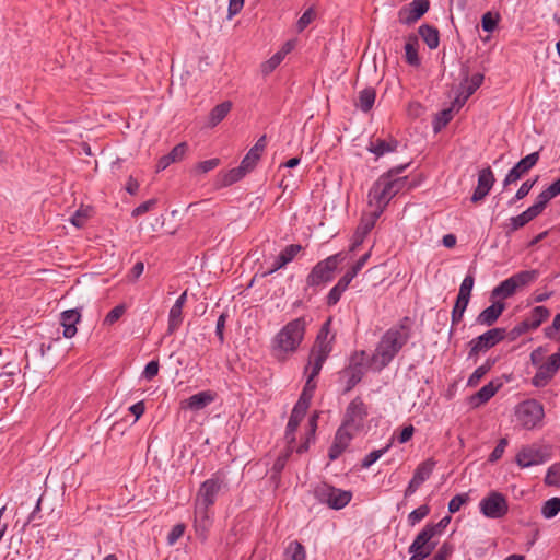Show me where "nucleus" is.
I'll use <instances>...</instances> for the list:
<instances>
[{
	"instance_id": "f257e3e1",
	"label": "nucleus",
	"mask_w": 560,
	"mask_h": 560,
	"mask_svg": "<svg viewBox=\"0 0 560 560\" xmlns=\"http://www.w3.org/2000/svg\"><path fill=\"white\" fill-rule=\"evenodd\" d=\"M407 165L390 170L381 176L369 191V203L373 212L383 213L388 202L406 186L407 177H395L402 173Z\"/></svg>"
},
{
	"instance_id": "f03ea898",
	"label": "nucleus",
	"mask_w": 560,
	"mask_h": 560,
	"mask_svg": "<svg viewBox=\"0 0 560 560\" xmlns=\"http://www.w3.org/2000/svg\"><path fill=\"white\" fill-rule=\"evenodd\" d=\"M306 329L304 317L295 318L285 324L271 340V352L278 360H287L303 341Z\"/></svg>"
},
{
	"instance_id": "7ed1b4c3",
	"label": "nucleus",
	"mask_w": 560,
	"mask_h": 560,
	"mask_svg": "<svg viewBox=\"0 0 560 560\" xmlns=\"http://www.w3.org/2000/svg\"><path fill=\"white\" fill-rule=\"evenodd\" d=\"M409 331L404 326L388 329L381 338L372 358L371 365L381 371L387 366L400 349L407 343Z\"/></svg>"
},
{
	"instance_id": "20e7f679",
	"label": "nucleus",
	"mask_w": 560,
	"mask_h": 560,
	"mask_svg": "<svg viewBox=\"0 0 560 560\" xmlns=\"http://www.w3.org/2000/svg\"><path fill=\"white\" fill-rule=\"evenodd\" d=\"M331 319L328 318L322 326L311 351V360H314V374L319 373L324 362L332 350L335 335L330 332Z\"/></svg>"
},
{
	"instance_id": "39448f33",
	"label": "nucleus",
	"mask_w": 560,
	"mask_h": 560,
	"mask_svg": "<svg viewBox=\"0 0 560 560\" xmlns=\"http://www.w3.org/2000/svg\"><path fill=\"white\" fill-rule=\"evenodd\" d=\"M346 258L343 253H337L318 261L306 278V283L310 287H317L326 283L332 279V273L338 265Z\"/></svg>"
},
{
	"instance_id": "423d86ee",
	"label": "nucleus",
	"mask_w": 560,
	"mask_h": 560,
	"mask_svg": "<svg viewBox=\"0 0 560 560\" xmlns=\"http://www.w3.org/2000/svg\"><path fill=\"white\" fill-rule=\"evenodd\" d=\"M366 372V353L355 352L349 365L339 372V381L343 384V390L350 392L363 377Z\"/></svg>"
},
{
	"instance_id": "0eeeda50",
	"label": "nucleus",
	"mask_w": 560,
	"mask_h": 560,
	"mask_svg": "<svg viewBox=\"0 0 560 560\" xmlns=\"http://www.w3.org/2000/svg\"><path fill=\"white\" fill-rule=\"evenodd\" d=\"M544 407L535 399H528L517 405L515 417L517 423L526 430L537 428L544 419Z\"/></svg>"
},
{
	"instance_id": "6e6552de",
	"label": "nucleus",
	"mask_w": 560,
	"mask_h": 560,
	"mask_svg": "<svg viewBox=\"0 0 560 560\" xmlns=\"http://www.w3.org/2000/svg\"><path fill=\"white\" fill-rule=\"evenodd\" d=\"M479 511L487 518H502L509 512L506 497L499 491H490L479 502Z\"/></svg>"
},
{
	"instance_id": "1a4fd4ad",
	"label": "nucleus",
	"mask_w": 560,
	"mask_h": 560,
	"mask_svg": "<svg viewBox=\"0 0 560 560\" xmlns=\"http://www.w3.org/2000/svg\"><path fill=\"white\" fill-rule=\"evenodd\" d=\"M435 537L432 528L425 525L408 548L411 555L410 560H423L429 557L436 547L438 542L434 540Z\"/></svg>"
},
{
	"instance_id": "9d476101",
	"label": "nucleus",
	"mask_w": 560,
	"mask_h": 560,
	"mask_svg": "<svg viewBox=\"0 0 560 560\" xmlns=\"http://www.w3.org/2000/svg\"><path fill=\"white\" fill-rule=\"evenodd\" d=\"M315 495L320 502L326 503L334 510L345 508L352 498V493L350 491L337 489L325 483L316 488Z\"/></svg>"
},
{
	"instance_id": "9b49d317",
	"label": "nucleus",
	"mask_w": 560,
	"mask_h": 560,
	"mask_svg": "<svg viewBox=\"0 0 560 560\" xmlns=\"http://www.w3.org/2000/svg\"><path fill=\"white\" fill-rule=\"evenodd\" d=\"M504 328H492L469 341V358L486 352L505 338Z\"/></svg>"
},
{
	"instance_id": "f8f14e48",
	"label": "nucleus",
	"mask_w": 560,
	"mask_h": 560,
	"mask_svg": "<svg viewBox=\"0 0 560 560\" xmlns=\"http://www.w3.org/2000/svg\"><path fill=\"white\" fill-rule=\"evenodd\" d=\"M368 408L365 404L360 397H357L348 405L342 424L353 431H360L363 428Z\"/></svg>"
},
{
	"instance_id": "ddd939ff",
	"label": "nucleus",
	"mask_w": 560,
	"mask_h": 560,
	"mask_svg": "<svg viewBox=\"0 0 560 560\" xmlns=\"http://www.w3.org/2000/svg\"><path fill=\"white\" fill-rule=\"evenodd\" d=\"M539 161V152H533L525 158L521 159L505 175L503 186L506 187L516 183L523 175L532 170Z\"/></svg>"
},
{
	"instance_id": "4468645a",
	"label": "nucleus",
	"mask_w": 560,
	"mask_h": 560,
	"mask_svg": "<svg viewBox=\"0 0 560 560\" xmlns=\"http://www.w3.org/2000/svg\"><path fill=\"white\" fill-rule=\"evenodd\" d=\"M430 8L429 0H413L398 12L401 24L411 25L416 23Z\"/></svg>"
},
{
	"instance_id": "2eb2a0df",
	"label": "nucleus",
	"mask_w": 560,
	"mask_h": 560,
	"mask_svg": "<svg viewBox=\"0 0 560 560\" xmlns=\"http://www.w3.org/2000/svg\"><path fill=\"white\" fill-rule=\"evenodd\" d=\"M221 489V481L218 478H210L203 481L198 490L195 504L211 508Z\"/></svg>"
},
{
	"instance_id": "dca6fc26",
	"label": "nucleus",
	"mask_w": 560,
	"mask_h": 560,
	"mask_svg": "<svg viewBox=\"0 0 560 560\" xmlns=\"http://www.w3.org/2000/svg\"><path fill=\"white\" fill-rule=\"evenodd\" d=\"M434 467L435 462L431 458L419 464L405 490V497L412 495L419 489V487L430 478Z\"/></svg>"
},
{
	"instance_id": "f3484780",
	"label": "nucleus",
	"mask_w": 560,
	"mask_h": 560,
	"mask_svg": "<svg viewBox=\"0 0 560 560\" xmlns=\"http://www.w3.org/2000/svg\"><path fill=\"white\" fill-rule=\"evenodd\" d=\"M381 215L377 212L371 211L368 214H364L352 236L351 245L349 247L350 252H355L358 247L363 243L365 236L370 233V231L374 228L377 219Z\"/></svg>"
},
{
	"instance_id": "a211bd4d",
	"label": "nucleus",
	"mask_w": 560,
	"mask_h": 560,
	"mask_svg": "<svg viewBox=\"0 0 560 560\" xmlns=\"http://www.w3.org/2000/svg\"><path fill=\"white\" fill-rule=\"evenodd\" d=\"M355 432L343 424L339 427L328 452L330 460H336L346 451Z\"/></svg>"
},
{
	"instance_id": "6ab92c4d",
	"label": "nucleus",
	"mask_w": 560,
	"mask_h": 560,
	"mask_svg": "<svg viewBox=\"0 0 560 560\" xmlns=\"http://www.w3.org/2000/svg\"><path fill=\"white\" fill-rule=\"evenodd\" d=\"M212 525L211 508L195 504L194 527L197 536L205 540Z\"/></svg>"
},
{
	"instance_id": "aec40b11",
	"label": "nucleus",
	"mask_w": 560,
	"mask_h": 560,
	"mask_svg": "<svg viewBox=\"0 0 560 560\" xmlns=\"http://www.w3.org/2000/svg\"><path fill=\"white\" fill-rule=\"evenodd\" d=\"M483 81V74L476 73L469 80L467 71L465 72V81L460 84L462 91L457 94L453 102V106H457V109L462 108L467 100L477 91Z\"/></svg>"
},
{
	"instance_id": "412c9836",
	"label": "nucleus",
	"mask_w": 560,
	"mask_h": 560,
	"mask_svg": "<svg viewBox=\"0 0 560 560\" xmlns=\"http://www.w3.org/2000/svg\"><path fill=\"white\" fill-rule=\"evenodd\" d=\"M494 182H495V178H494V174L491 171V168L490 167L482 168L478 173V184L472 192L471 201L479 202L480 200H482L491 190Z\"/></svg>"
},
{
	"instance_id": "4be33fe9",
	"label": "nucleus",
	"mask_w": 560,
	"mask_h": 560,
	"mask_svg": "<svg viewBox=\"0 0 560 560\" xmlns=\"http://www.w3.org/2000/svg\"><path fill=\"white\" fill-rule=\"evenodd\" d=\"M560 369V346L556 353L551 354L548 360L541 364L534 376V384L539 385L540 381L545 383L552 378V376Z\"/></svg>"
},
{
	"instance_id": "5701e85b",
	"label": "nucleus",
	"mask_w": 560,
	"mask_h": 560,
	"mask_svg": "<svg viewBox=\"0 0 560 560\" xmlns=\"http://www.w3.org/2000/svg\"><path fill=\"white\" fill-rule=\"evenodd\" d=\"M558 195H560V177L537 196L535 203L529 209L537 217L547 203Z\"/></svg>"
},
{
	"instance_id": "b1692460",
	"label": "nucleus",
	"mask_w": 560,
	"mask_h": 560,
	"mask_svg": "<svg viewBox=\"0 0 560 560\" xmlns=\"http://www.w3.org/2000/svg\"><path fill=\"white\" fill-rule=\"evenodd\" d=\"M81 320V311L72 308L63 311L60 314V325L63 328L62 335L65 338L70 339L77 335V324Z\"/></svg>"
},
{
	"instance_id": "393cba45",
	"label": "nucleus",
	"mask_w": 560,
	"mask_h": 560,
	"mask_svg": "<svg viewBox=\"0 0 560 560\" xmlns=\"http://www.w3.org/2000/svg\"><path fill=\"white\" fill-rule=\"evenodd\" d=\"M505 310V303L502 301H493V303L485 308L476 318V323L482 326H492Z\"/></svg>"
},
{
	"instance_id": "a878e982",
	"label": "nucleus",
	"mask_w": 560,
	"mask_h": 560,
	"mask_svg": "<svg viewBox=\"0 0 560 560\" xmlns=\"http://www.w3.org/2000/svg\"><path fill=\"white\" fill-rule=\"evenodd\" d=\"M302 250V246L299 244H291L288 245L275 259L272 267L269 269L267 275H271L276 272L277 270L281 269L289 262H291L295 256Z\"/></svg>"
},
{
	"instance_id": "bb28decb",
	"label": "nucleus",
	"mask_w": 560,
	"mask_h": 560,
	"mask_svg": "<svg viewBox=\"0 0 560 560\" xmlns=\"http://www.w3.org/2000/svg\"><path fill=\"white\" fill-rule=\"evenodd\" d=\"M502 383L501 382H494L491 381L485 386H482L475 395L471 396L470 402L478 407L488 400H490L495 393L501 388Z\"/></svg>"
},
{
	"instance_id": "cd10ccee",
	"label": "nucleus",
	"mask_w": 560,
	"mask_h": 560,
	"mask_svg": "<svg viewBox=\"0 0 560 560\" xmlns=\"http://www.w3.org/2000/svg\"><path fill=\"white\" fill-rule=\"evenodd\" d=\"M305 413L306 412H304L295 407H293V409H292L291 416H290L288 424H287V430H285V440L288 442V448L290 452L293 451L292 444L295 441V431H296L298 427L300 425V422L305 417Z\"/></svg>"
},
{
	"instance_id": "c85d7f7f",
	"label": "nucleus",
	"mask_w": 560,
	"mask_h": 560,
	"mask_svg": "<svg viewBox=\"0 0 560 560\" xmlns=\"http://www.w3.org/2000/svg\"><path fill=\"white\" fill-rule=\"evenodd\" d=\"M266 148V136H261L242 160L243 168L252 171Z\"/></svg>"
},
{
	"instance_id": "c756f323",
	"label": "nucleus",
	"mask_w": 560,
	"mask_h": 560,
	"mask_svg": "<svg viewBox=\"0 0 560 560\" xmlns=\"http://www.w3.org/2000/svg\"><path fill=\"white\" fill-rule=\"evenodd\" d=\"M214 396L209 390L199 392L185 400V407L198 411L212 402Z\"/></svg>"
},
{
	"instance_id": "7c9ffc66",
	"label": "nucleus",
	"mask_w": 560,
	"mask_h": 560,
	"mask_svg": "<svg viewBox=\"0 0 560 560\" xmlns=\"http://www.w3.org/2000/svg\"><path fill=\"white\" fill-rule=\"evenodd\" d=\"M231 108L232 103L230 101L222 102L214 106L208 116L207 126L211 128L215 127L228 116Z\"/></svg>"
},
{
	"instance_id": "2f4dec72",
	"label": "nucleus",
	"mask_w": 560,
	"mask_h": 560,
	"mask_svg": "<svg viewBox=\"0 0 560 560\" xmlns=\"http://www.w3.org/2000/svg\"><path fill=\"white\" fill-rule=\"evenodd\" d=\"M540 462V454L534 448H524L516 455V463L523 468L538 465Z\"/></svg>"
},
{
	"instance_id": "473e14b6",
	"label": "nucleus",
	"mask_w": 560,
	"mask_h": 560,
	"mask_svg": "<svg viewBox=\"0 0 560 560\" xmlns=\"http://www.w3.org/2000/svg\"><path fill=\"white\" fill-rule=\"evenodd\" d=\"M419 35L430 49H435L440 44V35L436 27L423 24L418 30Z\"/></svg>"
},
{
	"instance_id": "72a5a7b5",
	"label": "nucleus",
	"mask_w": 560,
	"mask_h": 560,
	"mask_svg": "<svg viewBox=\"0 0 560 560\" xmlns=\"http://www.w3.org/2000/svg\"><path fill=\"white\" fill-rule=\"evenodd\" d=\"M550 316V312L546 306H536L534 307L528 317L525 318L526 323L529 327L535 330L537 329L542 322H545Z\"/></svg>"
},
{
	"instance_id": "f704fd0d",
	"label": "nucleus",
	"mask_w": 560,
	"mask_h": 560,
	"mask_svg": "<svg viewBox=\"0 0 560 560\" xmlns=\"http://www.w3.org/2000/svg\"><path fill=\"white\" fill-rule=\"evenodd\" d=\"M406 62L412 67L420 66V58L418 56V39L416 36H410L405 45Z\"/></svg>"
},
{
	"instance_id": "c9c22d12",
	"label": "nucleus",
	"mask_w": 560,
	"mask_h": 560,
	"mask_svg": "<svg viewBox=\"0 0 560 560\" xmlns=\"http://www.w3.org/2000/svg\"><path fill=\"white\" fill-rule=\"evenodd\" d=\"M516 292L511 278L505 279L491 291V299H508Z\"/></svg>"
},
{
	"instance_id": "e433bc0d",
	"label": "nucleus",
	"mask_w": 560,
	"mask_h": 560,
	"mask_svg": "<svg viewBox=\"0 0 560 560\" xmlns=\"http://www.w3.org/2000/svg\"><path fill=\"white\" fill-rule=\"evenodd\" d=\"M539 277L538 270H524L513 275L511 278L512 282L515 284L516 290L528 285L529 283L537 280Z\"/></svg>"
},
{
	"instance_id": "4c0bfd02",
	"label": "nucleus",
	"mask_w": 560,
	"mask_h": 560,
	"mask_svg": "<svg viewBox=\"0 0 560 560\" xmlns=\"http://www.w3.org/2000/svg\"><path fill=\"white\" fill-rule=\"evenodd\" d=\"M376 92L374 88H366L359 93L357 106L364 113H368L374 105Z\"/></svg>"
},
{
	"instance_id": "58836bf2",
	"label": "nucleus",
	"mask_w": 560,
	"mask_h": 560,
	"mask_svg": "<svg viewBox=\"0 0 560 560\" xmlns=\"http://www.w3.org/2000/svg\"><path fill=\"white\" fill-rule=\"evenodd\" d=\"M397 147V141H385L382 139H376L372 141L369 145V151L374 153L376 156H382L385 153L393 152Z\"/></svg>"
},
{
	"instance_id": "ea45409f",
	"label": "nucleus",
	"mask_w": 560,
	"mask_h": 560,
	"mask_svg": "<svg viewBox=\"0 0 560 560\" xmlns=\"http://www.w3.org/2000/svg\"><path fill=\"white\" fill-rule=\"evenodd\" d=\"M284 557L288 560H306V551L300 541L293 540L285 547Z\"/></svg>"
},
{
	"instance_id": "a19ab883",
	"label": "nucleus",
	"mask_w": 560,
	"mask_h": 560,
	"mask_svg": "<svg viewBox=\"0 0 560 560\" xmlns=\"http://www.w3.org/2000/svg\"><path fill=\"white\" fill-rule=\"evenodd\" d=\"M493 364H494L493 360L487 359L486 362L483 364H481L480 366H478L474 371V373L469 376V378L467 381V385L469 387L477 386L478 383L480 382V380L491 370Z\"/></svg>"
},
{
	"instance_id": "79ce46f5",
	"label": "nucleus",
	"mask_w": 560,
	"mask_h": 560,
	"mask_svg": "<svg viewBox=\"0 0 560 560\" xmlns=\"http://www.w3.org/2000/svg\"><path fill=\"white\" fill-rule=\"evenodd\" d=\"M457 109V106H451L450 108L441 110L433 120L434 132L441 131L453 118V110Z\"/></svg>"
},
{
	"instance_id": "37998d69",
	"label": "nucleus",
	"mask_w": 560,
	"mask_h": 560,
	"mask_svg": "<svg viewBox=\"0 0 560 560\" xmlns=\"http://www.w3.org/2000/svg\"><path fill=\"white\" fill-rule=\"evenodd\" d=\"M535 218H536V215H534V213L532 212V210L529 208L526 209L521 214H518L516 217H512L510 219V224H509L510 232H514V231L521 229L522 226H524L525 224H527L529 221H532Z\"/></svg>"
},
{
	"instance_id": "c03bdc74",
	"label": "nucleus",
	"mask_w": 560,
	"mask_h": 560,
	"mask_svg": "<svg viewBox=\"0 0 560 560\" xmlns=\"http://www.w3.org/2000/svg\"><path fill=\"white\" fill-rule=\"evenodd\" d=\"M317 418L318 416L315 413L308 420V432L306 434L305 441L296 448V453L301 454L308 450V445L311 441L315 439V431L317 428Z\"/></svg>"
},
{
	"instance_id": "a18cd8bd",
	"label": "nucleus",
	"mask_w": 560,
	"mask_h": 560,
	"mask_svg": "<svg viewBox=\"0 0 560 560\" xmlns=\"http://www.w3.org/2000/svg\"><path fill=\"white\" fill-rule=\"evenodd\" d=\"M560 512V498H551L544 502L541 506V515L549 520L555 517Z\"/></svg>"
},
{
	"instance_id": "49530a36",
	"label": "nucleus",
	"mask_w": 560,
	"mask_h": 560,
	"mask_svg": "<svg viewBox=\"0 0 560 560\" xmlns=\"http://www.w3.org/2000/svg\"><path fill=\"white\" fill-rule=\"evenodd\" d=\"M468 303H469V300L457 296L455 305L452 311V324L453 325H456L462 320Z\"/></svg>"
},
{
	"instance_id": "de8ad7c7",
	"label": "nucleus",
	"mask_w": 560,
	"mask_h": 560,
	"mask_svg": "<svg viewBox=\"0 0 560 560\" xmlns=\"http://www.w3.org/2000/svg\"><path fill=\"white\" fill-rule=\"evenodd\" d=\"M430 513V508L427 504H422L416 510L411 511L408 514V523L410 526H415L419 522H421L423 518H425Z\"/></svg>"
},
{
	"instance_id": "09e8293b",
	"label": "nucleus",
	"mask_w": 560,
	"mask_h": 560,
	"mask_svg": "<svg viewBox=\"0 0 560 560\" xmlns=\"http://www.w3.org/2000/svg\"><path fill=\"white\" fill-rule=\"evenodd\" d=\"M248 172H250L247 168H243V164L236 168L230 170L226 175L224 176V184L225 185H232L233 183L238 182L241 178H243Z\"/></svg>"
},
{
	"instance_id": "8fccbe9b",
	"label": "nucleus",
	"mask_w": 560,
	"mask_h": 560,
	"mask_svg": "<svg viewBox=\"0 0 560 560\" xmlns=\"http://www.w3.org/2000/svg\"><path fill=\"white\" fill-rule=\"evenodd\" d=\"M390 447V444L386 445L383 448L375 450L370 452L362 460V468L371 467L375 462H377Z\"/></svg>"
},
{
	"instance_id": "3c124183",
	"label": "nucleus",
	"mask_w": 560,
	"mask_h": 560,
	"mask_svg": "<svg viewBox=\"0 0 560 560\" xmlns=\"http://www.w3.org/2000/svg\"><path fill=\"white\" fill-rule=\"evenodd\" d=\"M126 306L124 304H119L115 306L108 314L105 316L103 320V325L105 326H112L116 322L120 319V317L125 314Z\"/></svg>"
},
{
	"instance_id": "603ef678",
	"label": "nucleus",
	"mask_w": 560,
	"mask_h": 560,
	"mask_svg": "<svg viewBox=\"0 0 560 560\" xmlns=\"http://www.w3.org/2000/svg\"><path fill=\"white\" fill-rule=\"evenodd\" d=\"M182 311H183V308L174 306V305L171 307L170 313H168V330H170V332H173L180 325V323L183 320Z\"/></svg>"
},
{
	"instance_id": "864d4df0",
	"label": "nucleus",
	"mask_w": 560,
	"mask_h": 560,
	"mask_svg": "<svg viewBox=\"0 0 560 560\" xmlns=\"http://www.w3.org/2000/svg\"><path fill=\"white\" fill-rule=\"evenodd\" d=\"M475 278L472 275H467L460 283L458 298L470 299L471 290L474 288Z\"/></svg>"
},
{
	"instance_id": "5fc2aeb1",
	"label": "nucleus",
	"mask_w": 560,
	"mask_h": 560,
	"mask_svg": "<svg viewBox=\"0 0 560 560\" xmlns=\"http://www.w3.org/2000/svg\"><path fill=\"white\" fill-rule=\"evenodd\" d=\"M469 500V495L468 493H460V494H456L455 497H453L451 499V501L448 502V512L451 514L453 513H456L460 510V508L467 503Z\"/></svg>"
},
{
	"instance_id": "6e6d98bb",
	"label": "nucleus",
	"mask_w": 560,
	"mask_h": 560,
	"mask_svg": "<svg viewBox=\"0 0 560 560\" xmlns=\"http://www.w3.org/2000/svg\"><path fill=\"white\" fill-rule=\"evenodd\" d=\"M283 60V57L281 54L276 52L273 56H271L266 62L261 66V71L264 74L271 73Z\"/></svg>"
},
{
	"instance_id": "4d7b16f0",
	"label": "nucleus",
	"mask_w": 560,
	"mask_h": 560,
	"mask_svg": "<svg viewBox=\"0 0 560 560\" xmlns=\"http://www.w3.org/2000/svg\"><path fill=\"white\" fill-rule=\"evenodd\" d=\"M498 22H499V16L493 15L491 12L485 13L481 19V25H482L483 31L489 32V33H491L495 30Z\"/></svg>"
},
{
	"instance_id": "13d9d810",
	"label": "nucleus",
	"mask_w": 560,
	"mask_h": 560,
	"mask_svg": "<svg viewBox=\"0 0 560 560\" xmlns=\"http://www.w3.org/2000/svg\"><path fill=\"white\" fill-rule=\"evenodd\" d=\"M314 19H315V11L312 8L307 9L302 14V16L298 20V23H296L298 31L302 32L303 30H305L312 23V21Z\"/></svg>"
},
{
	"instance_id": "bf43d9fd",
	"label": "nucleus",
	"mask_w": 560,
	"mask_h": 560,
	"mask_svg": "<svg viewBox=\"0 0 560 560\" xmlns=\"http://www.w3.org/2000/svg\"><path fill=\"white\" fill-rule=\"evenodd\" d=\"M187 149V143L182 142L172 149V151L167 154V159H170L173 162H178L185 156Z\"/></svg>"
},
{
	"instance_id": "052dcab7",
	"label": "nucleus",
	"mask_w": 560,
	"mask_h": 560,
	"mask_svg": "<svg viewBox=\"0 0 560 560\" xmlns=\"http://www.w3.org/2000/svg\"><path fill=\"white\" fill-rule=\"evenodd\" d=\"M185 528L186 526L183 523L174 525L167 535L168 545H174L184 535Z\"/></svg>"
},
{
	"instance_id": "680f3d73",
	"label": "nucleus",
	"mask_w": 560,
	"mask_h": 560,
	"mask_svg": "<svg viewBox=\"0 0 560 560\" xmlns=\"http://www.w3.org/2000/svg\"><path fill=\"white\" fill-rule=\"evenodd\" d=\"M533 330L529 325L526 323V320H522L517 325H515L509 332L510 340H515L520 336L524 335L525 332Z\"/></svg>"
},
{
	"instance_id": "e2e57ef3",
	"label": "nucleus",
	"mask_w": 560,
	"mask_h": 560,
	"mask_svg": "<svg viewBox=\"0 0 560 560\" xmlns=\"http://www.w3.org/2000/svg\"><path fill=\"white\" fill-rule=\"evenodd\" d=\"M545 481L550 486H559L560 485V467L551 466L546 475Z\"/></svg>"
},
{
	"instance_id": "0e129e2a",
	"label": "nucleus",
	"mask_w": 560,
	"mask_h": 560,
	"mask_svg": "<svg viewBox=\"0 0 560 560\" xmlns=\"http://www.w3.org/2000/svg\"><path fill=\"white\" fill-rule=\"evenodd\" d=\"M537 182V178L533 179V180H525L521 187L518 188V190L516 191L515 194V197L513 200H511V203L514 202L515 200H521L523 198H525L528 192L530 191V189L533 188V186L536 184Z\"/></svg>"
},
{
	"instance_id": "69168bd1",
	"label": "nucleus",
	"mask_w": 560,
	"mask_h": 560,
	"mask_svg": "<svg viewBox=\"0 0 560 560\" xmlns=\"http://www.w3.org/2000/svg\"><path fill=\"white\" fill-rule=\"evenodd\" d=\"M451 520H452L451 516L446 515V516L442 517L436 524L429 523V524H427V526L429 528H432L433 534L438 537L448 526V524L451 523Z\"/></svg>"
},
{
	"instance_id": "338daca9",
	"label": "nucleus",
	"mask_w": 560,
	"mask_h": 560,
	"mask_svg": "<svg viewBox=\"0 0 560 560\" xmlns=\"http://www.w3.org/2000/svg\"><path fill=\"white\" fill-rule=\"evenodd\" d=\"M454 551V547L450 542H444L432 560H447Z\"/></svg>"
},
{
	"instance_id": "774afa93",
	"label": "nucleus",
	"mask_w": 560,
	"mask_h": 560,
	"mask_svg": "<svg viewBox=\"0 0 560 560\" xmlns=\"http://www.w3.org/2000/svg\"><path fill=\"white\" fill-rule=\"evenodd\" d=\"M159 368H160V365H159L158 361L152 360V361L148 362L142 372V376L148 381L152 380L153 377H155L158 375Z\"/></svg>"
}]
</instances>
